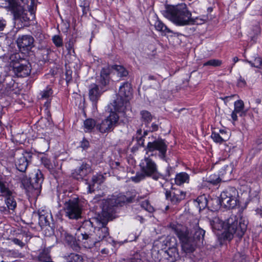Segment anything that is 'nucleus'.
Returning <instances> with one entry per match:
<instances>
[{"mask_svg":"<svg viewBox=\"0 0 262 262\" xmlns=\"http://www.w3.org/2000/svg\"><path fill=\"white\" fill-rule=\"evenodd\" d=\"M167 148L166 144L162 139H158L152 142H148L144 149L145 155L140 162V172H137L135 176L132 177V180L136 183H138L146 178L149 177H152L155 180H158L160 175L158 173V166L151 159V157L156 156L157 151H158V156L161 159L164 160Z\"/></svg>","mask_w":262,"mask_h":262,"instance_id":"f257e3e1","label":"nucleus"},{"mask_svg":"<svg viewBox=\"0 0 262 262\" xmlns=\"http://www.w3.org/2000/svg\"><path fill=\"white\" fill-rule=\"evenodd\" d=\"M248 222L245 219H239L236 215H231L225 222L219 217H214L210 221L213 231L224 229L222 234L224 240L231 241L234 236L242 237L247 230Z\"/></svg>","mask_w":262,"mask_h":262,"instance_id":"f03ea898","label":"nucleus"},{"mask_svg":"<svg viewBox=\"0 0 262 262\" xmlns=\"http://www.w3.org/2000/svg\"><path fill=\"white\" fill-rule=\"evenodd\" d=\"M172 231L177 235L182 244V250L186 253L193 252L197 244V241H203L205 233V230L198 227L194 229V233L192 235V231L181 224L171 225Z\"/></svg>","mask_w":262,"mask_h":262,"instance_id":"7ed1b4c3","label":"nucleus"},{"mask_svg":"<svg viewBox=\"0 0 262 262\" xmlns=\"http://www.w3.org/2000/svg\"><path fill=\"white\" fill-rule=\"evenodd\" d=\"M163 15L178 26L187 25L193 21L191 13L185 4L167 7Z\"/></svg>","mask_w":262,"mask_h":262,"instance_id":"20e7f679","label":"nucleus"},{"mask_svg":"<svg viewBox=\"0 0 262 262\" xmlns=\"http://www.w3.org/2000/svg\"><path fill=\"white\" fill-rule=\"evenodd\" d=\"M110 73L111 69L109 67L102 68L100 73V77L97 80V83H92L89 86V96L90 100L92 102H97L104 91L103 90V87L109 82Z\"/></svg>","mask_w":262,"mask_h":262,"instance_id":"39448f33","label":"nucleus"},{"mask_svg":"<svg viewBox=\"0 0 262 262\" xmlns=\"http://www.w3.org/2000/svg\"><path fill=\"white\" fill-rule=\"evenodd\" d=\"M131 84L126 82L120 86L118 97L115 100L112 105L115 111L124 113L129 108V100L132 95Z\"/></svg>","mask_w":262,"mask_h":262,"instance_id":"423d86ee","label":"nucleus"},{"mask_svg":"<svg viewBox=\"0 0 262 262\" xmlns=\"http://www.w3.org/2000/svg\"><path fill=\"white\" fill-rule=\"evenodd\" d=\"M113 215V210L108 206H104L101 214L96 218L97 222L100 227L96 231V237L98 242L106 238L109 235L108 229L106 226L108 221Z\"/></svg>","mask_w":262,"mask_h":262,"instance_id":"0eeeda50","label":"nucleus"},{"mask_svg":"<svg viewBox=\"0 0 262 262\" xmlns=\"http://www.w3.org/2000/svg\"><path fill=\"white\" fill-rule=\"evenodd\" d=\"M6 2L5 7H8L13 14L15 23H21L22 25H27L30 18L27 16V12L20 4L21 0H3Z\"/></svg>","mask_w":262,"mask_h":262,"instance_id":"6e6552de","label":"nucleus"},{"mask_svg":"<svg viewBox=\"0 0 262 262\" xmlns=\"http://www.w3.org/2000/svg\"><path fill=\"white\" fill-rule=\"evenodd\" d=\"M238 192L234 187H229L222 192L220 196L221 205L226 208H233L237 203Z\"/></svg>","mask_w":262,"mask_h":262,"instance_id":"1a4fd4ad","label":"nucleus"},{"mask_svg":"<svg viewBox=\"0 0 262 262\" xmlns=\"http://www.w3.org/2000/svg\"><path fill=\"white\" fill-rule=\"evenodd\" d=\"M118 120V115L112 111L108 117L103 120L100 123L96 125V128L101 133L110 132L116 126Z\"/></svg>","mask_w":262,"mask_h":262,"instance_id":"9d476101","label":"nucleus"},{"mask_svg":"<svg viewBox=\"0 0 262 262\" xmlns=\"http://www.w3.org/2000/svg\"><path fill=\"white\" fill-rule=\"evenodd\" d=\"M64 211L66 215L70 219H78L81 217V208L78 203V199H70L64 203Z\"/></svg>","mask_w":262,"mask_h":262,"instance_id":"9b49d317","label":"nucleus"},{"mask_svg":"<svg viewBox=\"0 0 262 262\" xmlns=\"http://www.w3.org/2000/svg\"><path fill=\"white\" fill-rule=\"evenodd\" d=\"M128 201V199L125 195L119 194L117 196H113L111 198H109L106 200H103L102 203V211L104 206H108L110 209L113 210V213L114 212V207L117 205H121Z\"/></svg>","mask_w":262,"mask_h":262,"instance_id":"f8f14e48","label":"nucleus"},{"mask_svg":"<svg viewBox=\"0 0 262 262\" xmlns=\"http://www.w3.org/2000/svg\"><path fill=\"white\" fill-rule=\"evenodd\" d=\"M75 236L79 241L82 242L85 248H91L98 242L96 238H94L92 235L89 236L83 233L81 228H79L75 233Z\"/></svg>","mask_w":262,"mask_h":262,"instance_id":"ddd939ff","label":"nucleus"},{"mask_svg":"<svg viewBox=\"0 0 262 262\" xmlns=\"http://www.w3.org/2000/svg\"><path fill=\"white\" fill-rule=\"evenodd\" d=\"M92 171L90 165L85 163H82L78 167L73 170L72 176L76 180H82Z\"/></svg>","mask_w":262,"mask_h":262,"instance_id":"4468645a","label":"nucleus"},{"mask_svg":"<svg viewBox=\"0 0 262 262\" xmlns=\"http://www.w3.org/2000/svg\"><path fill=\"white\" fill-rule=\"evenodd\" d=\"M31 158L32 156L28 153L22 154L15 162L17 169L21 172H25L30 162Z\"/></svg>","mask_w":262,"mask_h":262,"instance_id":"2eb2a0df","label":"nucleus"},{"mask_svg":"<svg viewBox=\"0 0 262 262\" xmlns=\"http://www.w3.org/2000/svg\"><path fill=\"white\" fill-rule=\"evenodd\" d=\"M34 38L30 35H25L19 36L17 39L18 47L21 49H29L33 47Z\"/></svg>","mask_w":262,"mask_h":262,"instance_id":"dca6fc26","label":"nucleus"},{"mask_svg":"<svg viewBox=\"0 0 262 262\" xmlns=\"http://www.w3.org/2000/svg\"><path fill=\"white\" fill-rule=\"evenodd\" d=\"M222 170H221L220 171L219 176L215 174H212L206 178V181L213 185H215L220 183L222 180L220 176H223L224 174L226 173L227 171H229V172H231L229 166L227 165L224 166Z\"/></svg>","mask_w":262,"mask_h":262,"instance_id":"f3484780","label":"nucleus"},{"mask_svg":"<svg viewBox=\"0 0 262 262\" xmlns=\"http://www.w3.org/2000/svg\"><path fill=\"white\" fill-rule=\"evenodd\" d=\"M165 196L167 199H170L172 203L176 204L184 199L185 192L180 190H176L172 192L166 191Z\"/></svg>","mask_w":262,"mask_h":262,"instance_id":"a211bd4d","label":"nucleus"},{"mask_svg":"<svg viewBox=\"0 0 262 262\" xmlns=\"http://www.w3.org/2000/svg\"><path fill=\"white\" fill-rule=\"evenodd\" d=\"M61 237L73 250H77L79 249L78 244L76 240V238H77L76 236L74 237L67 231L62 230L61 232Z\"/></svg>","mask_w":262,"mask_h":262,"instance_id":"6ab92c4d","label":"nucleus"},{"mask_svg":"<svg viewBox=\"0 0 262 262\" xmlns=\"http://www.w3.org/2000/svg\"><path fill=\"white\" fill-rule=\"evenodd\" d=\"M211 137L214 142L221 144L228 140L230 135L225 129H220L219 133L213 131Z\"/></svg>","mask_w":262,"mask_h":262,"instance_id":"aec40b11","label":"nucleus"},{"mask_svg":"<svg viewBox=\"0 0 262 262\" xmlns=\"http://www.w3.org/2000/svg\"><path fill=\"white\" fill-rule=\"evenodd\" d=\"M103 177L101 174H96L93 176L92 180L88 184V191L92 193L98 188L99 185L103 182Z\"/></svg>","mask_w":262,"mask_h":262,"instance_id":"412c9836","label":"nucleus"},{"mask_svg":"<svg viewBox=\"0 0 262 262\" xmlns=\"http://www.w3.org/2000/svg\"><path fill=\"white\" fill-rule=\"evenodd\" d=\"M43 175L41 171L37 170L34 174V177L31 179V183L32 187L37 190H39L43 182Z\"/></svg>","mask_w":262,"mask_h":262,"instance_id":"4be33fe9","label":"nucleus"},{"mask_svg":"<svg viewBox=\"0 0 262 262\" xmlns=\"http://www.w3.org/2000/svg\"><path fill=\"white\" fill-rule=\"evenodd\" d=\"M14 72L17 77H26L31 73L30 66L19 65L14 68Z\"/></svg>","mask_w":262,"mask_h":262,"instance_id":"5701e85b","label":"nucleus"},{"mask_svg":"<svg viewBox=\"0 0 262 262\" xmlns=\"http://www.w3.org/2000/svg\"><path fill=\"white\" fill-rule=\"evenodd\" d=\"M0 193L1 195L5 198L11 196L13 192L11 190L7 182L0 179Z\"/></svg>","mask_w":262,"mask_h":262,"instance_id":"b1692460","label":"nucleus"},{"mask_svg":"<svg viewBox=\"0 0 262 262\" xmlns=\"http://www.w3.org/2000/svg\"><path fill=\"white\" fill-rule=\"evenodd\" d=\"M189 181V176L184 172H180L176 175L174 178L175 184L180 186L184 183H188Z\"/></svg>","mask_w":262,"mask_h":262,"instance_id":"393cba45","label":"nucleus"},{"mask_svg":"<svg viewBox=\"0 0 262 262\" xmlns=\"http://www.w3.org/2000/svg\"><path fill=\"white\" fill-rule=\"evenodd\" d=\"M155 28L156 30L165 33H171V31L168 29L161 21L157 20L155 23Z\"/></svg>","mask_w":262,"mask_h":262,"instance_id":"a878e982","label":"nucleus"},{"mask_svg":"<svg viewBox=\"0 0 262 262\" xmlns=\"http://www.w3.org/2000/svg\"><path fill=\"white\" fill-rule=\"evenodd\" d=\"M66 262H83L82 257L79 254L71 253L65 256Z\"/></svg>","mask_w":262,"mask_h":262,"instance_id":"bb28decb","label":"nucleus"},{"mask_svg":"<svg viewBox=\"0 0 262 262\" xmlns=\"http://www.w3.org/2000/svg\"><path fill=\"white\" fill-rule=\"evenodd\" d=\"M96 122L94 119H88L84 121L83 123L85 132H90L94 127L96 126Z\"/></svg>","mask_w":262,"mask_h":262,"instance_id":"cd10ccee","label":"nucleus"},{"mask_svg":"<svg viewBox=\"0 0 262 262\" xmlns=\"http://www.w3.org/2000/svg\"><path fill=\"white\" fill-rule=\"evenodd\" d=\"M38 260L41 262H53L47 250H43L39 254Z\"/></svg>","mask_w":262,"mask_h":262,"instance_id":"c85d7f7f","label":"nucleus"},{"mask_svg":"<svg viewBox=\"0 0 262 262\" xmlns=\"http://www.w3.org/2000/svg\"><path fill=\"white\" fill-rule=\"evenodd\" d=\"M5 203L9 209L14 210L16 207V202L14 200L13 194L5 198Z\"/></svg>","mask_w":262,"mask_h":262,"instance_id":"c756f323","label":"nucleus"},{"mask_svg":"<svg viewBox=\"0 0 262 262\" xmlns=\"http://www.w3.org/2000/svg\"><path fill=\"white\" fill-rule=\"evenodd\" d=\"M196 202L198 203V207L200 209H204L207 205V200L205 195H202L199 196Z\"/></svg>","mask_w":262,"mask_h":262,"instance_id":"7c9ffc66","label":"nucleus"},{"mask_svg":"<svg viewBox=\"0 0 262 262\" xmlns=\"http://www.w3.org/2000/svg\"><path fill=\"white\" fill-rule=\"evenodd\" d=\"M140 115L141 116V119L142 121L144 122L145 123H149L151 122L152 116L151 115L150 113L147 111H142L140 112Z\"/></svg>","mask_w":262,"mask_h":262,"instance_id":"2f4dec72","label":"nucleus"},{"mask_svg":"<svg viewBox=\"0 0 262 262\" xmlns=\"http://www.w3.org/2000/svg\"><path fill=\"white\" fill-rule=\"evenodd\" d=\"M253 60H246V61L251 64V66L256 68H260L262 66V59L260 57H254Z\"/></svg>","mask_w":262,"mask_h":262,"instance_id":"473e14b6","label":"nucleus"},{"mask_svg":"<svg viewBox=\"0 0 262 262\" xmlns=\"http://www.w3.org/2000/svg\"><path fill=\"white\" fill-rule=\"evenodd\" d=\"M222 64V61L216 59H210L203 63L204 67L211 66L213 67H220Z\"/></svg>","mask_w":262,"mask_h":262,"instance_id":"72a5a7b5","label":"nucleus"},{"mask_svg":"<svg viewBox=\"0 0 262 262\" xmlns=\"http://www.w3.org/2000/svg\"><path fill=\"white\" fill-rule=\"evenodd\" d=\"M112 68L117 72V74L120 77H125L128 75L127 71L121 66L115 65Z\"/></svg>","mask_w":262,"mask_h":262,"instance_id":"f704fd0d","label":"nucleus"},{"mask_svg":"<svg viewBox=\"0 0 262 262\" xmlns=\"http://www.w3.org/2000/svg\"><path fill=\"white\" fill-rule=\"evenodd\" d=\"M234 105V110L235 111V112L241 113L240 115L242 116L244 108V103L243 101L242 100H237L235 101Z\"/></svg>","mask_w":262,"mask_h":262,"instance_id":"c9c22d12","label":"nucleus"},{"mask_svg":"<svg viewBox=\"0 0 262 262\" xmlns=\"http://www.w3.org/2000/svg\"><path fill=\"white\" fill-rule=\"evenodd\" d=\"M52 94V91L51 89L47 88L46 90L40 92V96L41 99H47L49 98Z\"/></svg>","mask_w":262,"mask_h":262,"instance_id":"e433bc0d","label":"nucleus"},{"mask_svg":"<svg viewBox=\"0 0 262 262\" xmlns=\"http://www.w3.org/2000/svg\"><path fill=\"white\" fill-rule=\"evenodd\" d=\"M52 40L57 47H60L63 45L62 39L59 35H54L53 36Z\"/></svg>","mask_w":262,"mask_h":262,"instance_id":"4c0bfd02","label":"nucleus"},{"mask_svg":"<svg viewBox=\"0 0 262 262\" xmlns=\"http://www.w3.org/2000/svg\"><path fill=\"white\" fill-rule=\"evenodd\" d=\"M245 255L240 253H236L233 257L234 262H245Z\"/></svg>","mask_w":262,"mask_h":262,"instance_id":"58836bf2","label":"nucleus"},{"mask_svg":"<svg viewBox=\"0 0 262 262\" xmlns=\"http://www.w3.org/2000/svg\"><path fill=\"white\" fill-rule=\"evenodd\" d=\"M141 207L146 211L151 212L154 211V208L149 204L148 201H144L141 203Z\"/></svg>","mask_w":262,"mask_h":262,"instance_id":"ea45409f","label":"nucleus"},{"mask_svg":"<svg viewBox=\"0 0 262 262\" xmlns=\"http://www.w3.org/2000/svg\"><path fill=\"white\" fill-rule=\"evenodd\" d=\"M72 71L71 70H67L65 75H66V80L67 83L70 82L72 79Z\"/></svg>","mask_w":262,"mask_h":262,"instance_id":"a19ab883","label":"nucleus"},{"mask_svg":"<svg viewBox=\"0 0 262 262\" xmlns=\"http://www.w3.org/2000/svg\"><path fill=\"white\" fill-rule=\"evenodd\" d=\"M237 85L238 87L240 88L245 87L246 85V80L241 76H240L238 79Z\"/></svg>","mask_w":262,"mask_h":262,"instance_id":"79ce46f5","label":"nucleus"},{"mask_svg":"<svg viewBox=\"0 0 262 262\" xmlns=\"http://www.w3.org/2000/svg\"><path fill=\"white\" fill-rule=\"evenodd\" d=\"M12 241L16 245L19 246L20 247L22 248L25 246V244L16 238H14L12 239Z\"/></svg>","mask_w":262,"mask_h":262,"instance_id":"37998d69","label":"nucleus"},{"mask_svg":"<svg viewBox=\"0 0 262 262\" xmlns=\"http://www.w3.org/2000/svg\"><path fill=\"white\" fill-rule=\"evenodd\" d=\"M89 146V142L88 140L83 139L81 142V147L83 149H87Z\"/></svg>","mask_w":262,"mask_h":262,"instance_id":"c03bdc74","label":"nucleus"},{"mask_svg":"<svg viewBox=\"0 0 262 262\" xmlns=\"http://www.w3.org/2000/svg\"><path fill=\"white\" fill-rule=\"evenodd\" d=\"M131 262H143V260L141 259L140 256L138 254H136L132 258Z\"/></svg>","mask_w":262,"mask_h":262,"instance_id":"a18cd8bd","label":"nucleus"},{"mask_svg":"<svg viewBox=\"0 0 262 262\" xmlns=\"http://www.w3.org/2000/svg\"><path fill=\"white\" fill-rule=\"evenodd\" d=\"M39 221L42 222V224H45V225L49 224V222L47 221V217H46L44 215H39Z\"/></svg>","mask_w":262,"mask_h":262,"instance_id":"49530a36","label":"nucleus"},{"mask_svg":"<svg viewBox=\"0 0 262 262\" xmlns=\"http://www.w3.org/2000/svg\"><path fill=\"white\" fill-rule=\"evenodd\" d=\"M66 47L67 49V50L70 52L72 49L73 47V44L72 41H69L67 42L66 45Z\"/></svg>","mask_w":262,"mask_h":262,"instance_id":"de8ad7c7","label":"nucleus"},{"mask_svg":"<svg viewBox=\"0 0 262 262\" xmlns=\"http://www.w3.org/2000/svg\"><path fill=\"white\" fill-rule=\"evenodd\" d=\"M236 96V95H233L229 96H226L224 98H222V99L224 101L225 103H227L228 101H229L230 100H231L234 97Z\"/></svg>","mask_w":262,"mask_h":262,"instance_id":"09e8293b","label":"nucleus"},{"mask_svg":"<svg viewBox=\"0 0 262 262\" xmlns=\"http://www.w3.org/2000/svg\"><path fill=\"white\" fill-rule=\"evenodd\" d=\"M6 26V21L3 19H0V31L4 30Z\"/></svg>","mask_w":262,"mask_h":262,"instance_id":"8fccbe9b","label":"nucleus"},{"mask_svg":"<svg viewBox=\"0 0 262 262\" xmlns=\"http://www.w3.org/2000/svg\"><path fill=\"white\" fill-rule=\"evenodd\" d=\"M237 113H239L237 112H235V111H234V110H233V112H232L231 116L233 121L237 120Z\"/></svg>","mask_w":262,"mask_h":262,"instance_id":"3c124183","label":"nucleus"},{"mask_svg":"<svg viewBox=\"0 0 262 262\" xmlns=\"http://www.w3.org/2000/svg\"><path fill=\"white\" fill-rule=\"evenodd\" d=\"M166 239H171L173 240V244L171 245L169 244L168 245H166L167 246H168L169 247H173L174 246H176V241H175L176 238L174 237L167 238ZM165 242H166V244H167L168 243V241H165Z\"/></svg>","mask_w":262,"mask_h":262,"instance_id":"603ef678","label":"nucleus"},{"mask_svg":"<svg viewBox=\"0 0 262 262\" xmlns=\"http://www.w3.org/2000/svg\"><path fill=\"white\" fill-rule=\"evenodd\" d=\"M256 213L262 217V206L256 210Z\"/></svg>","mask_w":262,"mask_h":262,"instance_id":"864d4df0","label":"nucleus"},{"mask_svg":"<svg viewBox=\"0 0 262 262\" xmlns=\"http://www.w3.org/2000/svg\"><path fill=\"white\" fill-rule=\"evenodd\" d=\"M152 131H156L158 128V126L156 124L152 123L151 125Z\"/></svg>","mask_w":262,"mask_h":262,"instance_id":"5fc2aeb1","label":"nucleus"},{"mask_svg":"<svg viewBox=\"0 0 262 262\" xmlns=\"http://www.w3.org/2000/svg\"><path fill=\"white\" fill-rule=\"evenodd\" d=\"M101 253L104 254H107L108 253V250L105 248H104L101 250Z\"/></svg>","mask_w":262,"mask_h":262,"instance_id":"6e6d98bb","label":"nucleus"},{"mask_svg":"<svg viewBox=\"0 0 262 262\" xmlns=\"http://www.w3.org/2000/svg\"><path fill=\"white\" fill-rule=\"evenodd\" d=\"M233 61L234 62V64L237 62L238 61V58L237 57H234L233 58Z\"/></svg>","mask_w":262,"mask_h":262,"instance_id":"4d7b16f0","label":"nucleus"},{"mask_svg":"<svg viewBox=\"0 0 262 262\" xmlns=\"http://www.w3.org/2000/svg\"><path fill=\"white\" fill-rule=\"evenodd\" d=\"M137 133L138 135H141V133H142V130H141V129H138V130H137Z\"/></svg>","mask_w":262,"mask_h":262,"instance_id":"13d9d810","label":"nucleus"},{"mask_svg":"<svg viewBox=\"0 0 262 262\" xmlns=\"http://www.w3.org/2000/svg\"><path fill=\"white\" fill-rule=\"evenodd\" d=\"M148 79H150V80H154L155 79V77L153 76H149L148 77Z\"/></svg>","mask_w":262,"mask_h":262,"instance_id":"bf43d9fd","label":"nucleus"},{"mask_svg":"<svg viewBox=\"0 0 262 262\" xmlns=\"http://www.w3.org/2000/svg\"><path fill=\"white\" fill-rule=\"evenodd\" d=\"M137 218H138L139 220H140L141 223L143 222V219L142 217H141V216H138Z\"/></svg>","mask_w":262,"mask_h":262,"instance_id":"052dcab7","label":"nucleus"},{"mask_svg":"<svg viewBox=\"0 0 262 262\" xmlns=\"http://www.w3.org/2000/svg\"><path fill=\"white\" fill-rule=\"evenodd\" d=\"M43 142H44L45 143H47V142L46 141H45V140H43Z\"/></svg>","mask_w":262,"mask_h":262,"instance_id":"680f3d73","label":"nucleus"},{"mask_svg":"<svg viewBox=\"0 0 262 262\" xmlns=\"http://www.w3.org/2000/svg\"><path fill=\"white\" fill-rule=\"evenodd\" d=\"M209 10H212V9L209 8Z\"/></svg>","mask_w":262,"mask_h":262,"instance_id":"e2e57ef3","label":"nucleus"},{"mask_svg":"<svg viewBox=\"0 0 262 262\" xmlns=\"http://www.w3.org/2000/svg\"><path fill=\"white\" fill-rule=\"evenodd\" d=\"M209 10H212V9L209 8Z\"/></svg>","mask_w":262,"mask_h":262,"instance_id":"0e129e2a","label":"nucleus"},{"mask_svg":"<svg viewBox=\"0 0 262 262\" xmlns=\"http://www.w3.org/2000/svg\"><path fill=\"white\" fill-rule=\"evenodd\" d=\"M209 10H212V9L209 8Z\"/></svg>","mask_w":262,"mask_h":262,"instance_id":"69168bd1","label":"nucleus"}]
</instances>
